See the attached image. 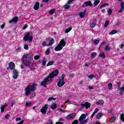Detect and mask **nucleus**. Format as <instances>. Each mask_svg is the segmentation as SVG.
Returning a JSON list of instances; mask_svg holds the SVG:
<instances>
[{
	"instance_id": "obj_1",
	"label": "nucleus",
	"mask_w": 124,
	"mask_h": 124,
	"mask_svg": "<svg viewBox=\"0 0 124 124\" xmlns=\"http://www.w3.org/2000/svg\"><path fill=\"white\" fill-rule=\"evenodd\" d=\"M59 75V71L58 70H55V71L49 74V76L46 78L41 83V86L43 87H46L47 83L51 82L52 81V78L54 77H57Z\"/></svg>"
},
{
	"instance_id": "obj_2",
	"label": "nucleus",
	"mask_w": 124,
	"mask_h": 124,
	"mask_svg": "<svg viewBox=\"0 0 124 124\" xmlns=\"http://www.w3.org/2000/svg\"><path fill=\"white\" fill-rule=\"evenodd\" d=\"M31 56L29 54H26L22 56V63L26 66H30L31 65Z\"/></svg>"
},
{
	"instance_id": "obj_3",
	"label": "nucleus",
	"mask_w": 124,
	"mask_h": 124,
	"mask_svg": "<svg viewBox=\"0 0 124 124\" xmlns=\"http://www.w3.org/2000/svg\"><path fill=\"white\" fill-rule=\"evenodd\" d=\"M36 87H37V84L34 83L33 85L29 84L25 89V95H30L31 94V92H35L36 90Z\"/></svg>"
},
{
	"instance_id": "obj_4",
	"label": "nucleus",
	"mask_w": 124,
	"mask_h": 124,
	"mask_svg": "<svg viewBox=\"0 0 124 124\" xmlns=\"http://www.w3.org/2000/svg\"><path fill=\"white\" fill-rule=\"evenodd\" d=\"M64 77H65V76L64 74H62L61 75V77L58 78L57 86L58 87H59V88L62 87V86H64L65 84V82H64Z\"/></svg>"
},
{
	"instance_id": "obj_5",
	"label": "nucleus",
	"mask_w": 124,
	"mask_h": 124,
	"mask_svg": "<svg viewBox=\"0 0 124 124\" xmlns=\"http://www.w3.org/2000/svg\"><path fill=\"white\" fill-rule=\"evenodd\" d=\"M76 116V114L73 113L72 114H69L66 117V120L67 121H71L73 119H74Z\"/></svg>"
},
{
	"instance_id": "obj_6",
	"label": "nucleus",
	"mask_w": 124,
	"mask_h": 124,
	"mask_svg": "<svg viewBox=\"0 0 124 124\" xmlns=\"http://www.w3.org/2000/svg\"><path fill=\"white\" fill-rule=\"evenodd\" d=\"M81 106V108H86V109H89V108H90V107H91V103L86 102H85L84 104H80Z\"/></svg>"
},
{
	"instance_id": "obj_7",
	"label": "nucleus",
	"mask_w": 124,
	"mask_h": 124,
	"mask_svg": "<svg viewBox=\"0 0 124 124\" xmlns=\"http://www.w3.org/2000/svg\"><path fill=\"white\" fill-rule=\"evenodd\" d=\"M15 69V64L13 62H10L9 64V67H7V70H9V69H11L13 70Z\"/></svg>"
},
{
	"instance_id": "obj_8",
	"label": "nucleus",
	"mask_w": 124,
	"mask_h": 124,
	"mask_svg": "<svg viewBox=\"0 0 124 124\" xmlns=\"http://www.w3.org/2000/svg\"><path fill=\"white\" fill-rule=\"evenodd\" d=\"M92 5H93L92 2L91 1H88L84 2L82 4V7H87V6H92Z\"/></svg>"
},
{
	"instance_id": "obj_9",
	"label": "nucleus",
	"mask_w": 124,
	"mask_h": 124,
	"mask_svg": "<svg viewBox=\"0 0 124 124\" xmlns=\"http://www.w3.org/2000/svg\"><path fill=\"white\" fill-rule=\"evenodd\" d=\"M19 74V72L17 70H14L13 72V77L14 79H17L18 78V75Z\"/></svg>"
},
{
	"instance_id": "obj_10",
	"label": "nucleus",
	"mask_w": 124,
	"mask_h": 124,
	"mask_svg": "<svg viewBox=\"0 0 124 124\" xmlns=\"http://www.w3.org/2000/svg\"><path fill=\"white\" fill-rule=\"evenodd\" d=\"M19 20V17L18 16H15L12 19H11L9 23H17Z\"/></svg>"
},
{
	"instance_id": "obj_11",
	"label": "nucleus",
	"mask_w": 124,
	"mask_h": 124,
	"mask_svg": "<svg viewBox=\"0 0 124 124\" xmlns=\"http://www.w3.org/2000/svg\"><path fill=\"white\" fill-rule=\"evenodd\" d=\"M62 45L61 43H59L58 46L55 47L54 50L55 51H61V50H62V47L61 46Z\"/></svg>"
},
{
	"instance_id": "obj_12",
	"label": "nucleus",
	"mask_w": 124,
	"mask_h": 124,
	"mask_svg": "<svg viewBox=\"0 0 124 124\" xmlns=\"http://www.w3.org/2000/svg\"><path fill=\"white\" fill-rule=\"evenodd\" d=\"M87 116L86 115V114H82L81 116L80 117V118H79V121L81 122L82 121H84V120H85V119H86Z\"/></svg>"
},
{
	"instance_id": "obj_13",
	"label": "nucleus",
	"mask_w": 124,
	"mask_h": 124,
	"mask_svg": "<svg viewBox=\"0 0 124 124\" xmlns=\"http://www.w3.org/2000/svg\"><path fill=\"white\" fill-rule=\"evenodd\" d=\"M118 91L119 92V94H121L122 95V94H123V93H124V87L123 86L118 88Z\"/></svg>"
},
{
	"instance_id": "obj_14",
	"label": "nucleus",
	"mask_w": 124,
	"mask_h": 124,
	"mask_svg": "<svg viewBox=\"0 0 124 124\" xmlns=\"http://www.w3.org/2000/svg\"><path fill=\"white\" fill-rule=\"evenodd\" d=\"M30 32L27 33L25 36H24L23 38V40H24V41H28V39L30 38Z\"/></svg>"
},
{
	"instance_id": "obj_15",
	"label": "nucleus",
	"mask_w": 124,
	"mask_h": 124,
	"mask_svg": "<svg viewBox=\"0 0 124 124\" xmlns=\"http://www.w3.org/2000/svg\"><path fill=\"white\" fill-rule=\"evenodd\" d=\"M34 9L35 10H38L39 8V2H36L34 6Z\"/></svg>"
},
{
	"instance_id": "obj_16",
	"label": "nucleus",
	"mask_w": 124,
	"mask_h": 124,
	"mask_svg": "<svg viewBox=\"0 0 124 124\" xmlns=\"http://www.w3.org/2000/svg\"><path fill=\"white\" fill-rule=\"evenodd\" d=\"M59 43H61V46L62 47H64V46H65V45H66V43L65 42V41H64V40H63V39H62Z\"/></svg>"
},
{
	"instance_id": "obj_17",
	"label": "nucleus",
	"mask_w": 124,
	"mask_h": 124,
	"mask_svg": "<svg viewBox=\"0 0 124 124\" xmlns=\"http://www.w3.org/2000/svg\"><path fill=\"white\" fill-rule=\"evenodd\" d=\"M121 8H120V10H119L118 11L119 13H122V12H123V10H124V2H121Z\"/></svg>"
},
{
	"instance_id": "obj_18",
	"label": "nucleus",
	"mask_w": 124,
	"mask_h": 124,
	"mask_svg": "<svg viewBox=\"0 0 124 124\" xmlns=\"http://www.w3.org/2000/svg\"><path fill=\"white\" fill-rule=\"evenodd\" d=\"M85 14H86V11L80 12L78 13V15L80 16L81 18H84L85 16Z\"/></svg>"
},
{
	"instance_id": "obj_19",
	"label": "nucleus",
	"mask_w": 124,
	"mask_h": 124,
	"mask_svg": "<svg viewBox=\"0 0 124 124\" xmlns=\"http://www.w3.org/2000/svg\"><path fill=\"white\" fill-rule=\"evenodd\" d=\"M96 104H97V105H103V104H104V101H103V100H100L96 102Z\"/></svg>"
},
{
	"instance_id": "obj_20",
	"label": "nucleus",
	"mask_w": 124,
	"mask_h": 124,
	"mask_svg": "<svg viewBox=\"0 0 124 124\" xmlns=\"http://www.w3.org/2000/svg\"><path fill=\"white\" fill-rule=\"evenodd\" d=\"M54 42H55V40H54V39L51 38L49 41L48 45H47V46H52L54 44Z\"/></svg>"
},
{
	"instance_id": "obj_21",
	"label": "nucleus",
	"mask_w": 124,
	"mask_h": 124,
	"mask_svg": "<svg viewBox=\"0 0 124 124\" xmlns=\"http://www.w3.org/2000/svg\"><path fill=\"white\" fill-rule=\"evenodd\" d=\"M7 105H8L7 104H5L4 105L1 106V112L2 113L4 112V109H5V107H6Z\"/></svg>"
},
{
	"instance_id": "obj_22",
	"label": "nucleus",
	"mask_w": 124,
	"mask_h": 124,
	"mask_svg": "<svg viewBox=\"0 0 124 124\" xmlns=\"http://www.w3.org/2000/svg\"><path fill=\"white\" fill-rule=\"evenodd\" d=\"M46 62H47V58H44L42 60V64L44 66H45L46 65Z\"/></svg>"
},
{
	"instance_id": "obj_23",
	"label": "nucleus",
	"mask_w": 124,
	"mask_h": 124,
	"mask_svg": "<svg viewBox=\"0 0 124 124\" xmlns=\"http://www.w3.org/2000/svg\"><path fill=\"white\" fill-rule=\"evenodd\" d=\"M50 108L52 110H55V109H56V108H57V104H52L50 106Z\"/></svg>"
},
{
	"instance_id": "obj_24",
	"label": "nucleus",
	"mask_w": 124,
	"mask_h": 124,
	"mask_svg": "<svg viewBox=\"0 0 124 124\" xmlns=\"http://www.w3.org/2000/svg\"><path fill=\"white\" fill-rule=\"evenodd\" d=\"M103 116L102 113H99L97 114L96 115V119L97 120H99V119H100V118H101V116Z\"/></svg>"
},
{
	"instance_id": "obj_25",
	"label": "nucleus",
	"mask_w": 124,
	"mask_h": 124,
	"mask_svg": "<svg viewBox=\"0 0 124 124\" xmlns=\"http://www.w3.org/2000/svg\"><path fill=\"white\" fill-rule=\"evenodd\" d=\"M40 112H41L42 114L43 115H45L46 113H47V111L46 110V109H44V108H42L40 110Z\"/></svg>"
},
{
	"instance_id": "obj_26",
	"label": "nucleus",
	"mask_w": 124,
	"mask_h": 124,
	"mask_svg": "<svg viewBox=\"0 0 124 124\" xmlns=\"http://www.w3.org/2000/svg\"><path fill=\"white\" fill-rule=\"evenodd\" d=\"M54 61H49L46 64L47 66H50V65H53L54 64Z\"/></svg>"
},
{
	"instance_id": "obj_27",
	"label": "nucleus",
	"mask_w": 124,
	"mask_h": 124,
	"mask_svg": "<svg viewBox=\"0 0 124 124\" xmlns=\"http://www.w3.org/2000/svg\"><path fill=\"white\" fill-rule=\"evenodd\" d=\"M71 30H72V27L66 29L65 31V33H68V32H69V31H70Z\"/></svg>"
},
{
	"instance_id": "obj_28",
	"label": "nucleus",
	"mask_w": 124,
	"mask_h": 124,
	"mask_svg": "<svg viewBox=\"0 0 124 124\" xmlns=\"http://www.w3.org/2000/svg\"><path fill=\"white\" fill-rule=\"evenodd\" d=\"M106 6H109V3H105L104 4H102L101 6H100V8H103V7H106Z\"/></svg>"
},
{
	"instance_id": "obj_29",
	"label": "nucleus",
	"mask_w": 124,
	"mask_h": 124,
	"mask_svg": "<svg viewBox=\"0 0 124 124\" xmlns=\"http://www.w3.org/2000/svg\"><path fill=\"white\" fill-rule=\"evenodd\" d=\"M116 33H117V31L116 30H112L111 31V32H109V34H110L111 35L115 34Z\"/></svg>"
},
{
	"instance_id": "obj_30",
	"label": "nucleus",
	"mask_w": 124,
	"mask_h": 124,
	"mask_svg": "<svg viewBox=\"0 0 124 124\" xmlns=\"http://www.w3.org/2000/svg\"><path fill=\"white\" fill-rule=\"evenodd\" d=\"M105 51H109V50H111V48L109 47V45L106 46L105 47Z\"/></svg>"
},
{
	"instance_id": "obj_31",
	"label": "nucleus",
	"mask_w": 124,
	"mask_h": 124,
	"mask_svg": "<svg viewBox=\"0 0 124 124\" xmlns=\"http://www.w3.org/2000/svg\"><path fill=\"white\" fill-rule=\"evenodd\" d=\"M115 120H116V118H115V117L112 116L110 119V123H114V122H115Z\"/></svg>"
},
{
	"instance_id": "obj_32",
	"label": "nucleus",
	"mask_w": 124,
	"mask_h": 124,
	"mask_svg": "<svg viewBox=\"0 0 124 124\" xmlns=\"http://www.w3.org/2000/svg\"><path fill=\"white\" fill-rule=\"evenodd\" d=\"M96 55H97L96 52H93L91 54V57L92 58V59H93V58L96 57Z\"/></svg>"
},
{
	"instance_id": "obj_33",
	"label": "nucleus",
	"mask_w": 124,
	"mask_h": 124,
	"mask_svg": "<svg viewBox=\"0 0 124 124\" xmlns=\"http://www.w3.org/2000/svg\"><path fill=\"white\" fill-rule=\"evenodd\" d=\"M88 77L89 79H93V78H94L95 77V76H94V75L92 74V75L88 76Z\"/></svg>"
},
{
	"instance_id": "obj_34",
	"label": "nucleus",
	"mask_w": 124,
	"mask_h": 124,
	"mask_svg": "<svg viewBox=\"0 0 124 124\" xmlns=\"http://www.w3.org/2000/svg\"><path fill=\"white\" fill-rule=\"evenodd\" d=\"M120 119L122 122L124 123V114H121L120 115Z\"/></svg>"
},
{
	"instance_id": "obj_35",
	"label": "nucleus",
	"mask_w": 124,
	"mask_h": 124,
	"mask_svg": "<svg viewBox=\"0 0 124 124\" xmlns=\"http://www.w3.org/2000/svg\"><path fill=\"white\" fill-rule=\"evenodd\" d=\"M94 0V5H97V4H98V3L100 2V1L99 0Z\"/></svg>"
},
{
	"instance_id": "obj_36",
	"label": "nucleus",
	"mask_w": 124,
	"mask_h": 124,
	"mask_svg": "<svg viewBox=\"0 0 124 124\" xmlns=\"http://www.w3.org/2000/svg\"><path fill=\"white\" fill-rule=\"evenodd\" d=\"M42 108L46 111L48 109V105L45 104V106L43 107Z\"/></svg>"
},
{
	"instance_id": "obj_37",
	"label": "nucleus",
	"mask_w": 124,
	"mask_h": 124,
	"mask_svg": "<svg viewBox=\"0 0 124 124\" xmlns=\"http://www.w3.org/2000/svg\"><path fill=\"white\" fill-rule=\"evenodd\" d=\"M108 87L109 90H112V87H113V84H112V83H109L108 85Z\"/></svg>"
},
{
	"instance_id": "obj_38",
	"label": "nucleus",
	"mask_w": 124,
	"mask_h": 124,
	"mask_svg": "<svg viewBox=\"0 0 124 124\" xmlns=\"http://www.w3.org/2000/svg\"><path fill=\"white\" fill-rule=\"evenodd\" d=\"M34 59L36 61H37V60H39V59H40V56H39V55H36V56H35L34 57Z\"/></svg>"
},
{
	"instance_id": "obj_39",
	"label": "nucleus",
	"mask_w": 124,
	"mask_h": 124,
	"mask_svg": "<svg viewBox=\"0 0 124 124\" xmlns=\"http://www.w3.org/2000/svg\"><path fill=\"white\" fill-rule=\"evenodd\" d=\"M99 57H100V58H103V59H105V54H104V53L100 54Z\"/></svg>"
},
{
	"instance_id": "obj_40",
	"label": "nucleus",
	"mask_w": 124,
	"mask_h": 124,
	"mask_svg": "<svg viewBox=\"0 0 124 124\" xmlns=\"http://www.w3.org/2000/svg\"><path fill=\"white\" fill-rule=\"evenodd\" d=\"M108 25H109V21L107 20L104 25L105 28H107V27L108 26Z\"/></svg>"
},
{
	"instance_id": "obj_41",
	"label": "nucleus",
	"mask_w": 124,
	"mask_h": 124,
	"mask_svg": "<svg viewBox=\"0 0 124 124\" xmlns=\"http://www.w3.org/2000/svg\"><path fill=\"white\" fill-rule=\"evenodd\" d=\"M64 7L65 9H69V8L70 7V5L68 4H66L64 5Z\"/></svg>"
},
{
	"instance_id": "obj_42",
	"label": "nucleus",
	"mask_w": 124,
	"mask_h": 124,
	"mask_svg": "<svg viewBox=\"0 0 124 124\" xmlns=\"http://www.w3.org/2000/svg\"><path fill=\"white\" fill-rule=\"evenodd\" d=\"M54 13H55V9H52L49 11V14H50V15H52Z\"/></svg>"
},
{
	"instance_id": "obj_43",
	"label": "nucleus",
	"mask_w": 124,
	"mask_h": 124,
	"mask_svg": "<svg viewBox=\"0 0 124 124\" xmlns=\"http://www.w3.org/2000/svg\"><path fill=\"white\" fill-rule=\"evenodd\" d=\"M51 100H56V98H54L53 97H51L48 98V101H51Z\"/></svg>"
},
{
	"instance_id": "obj_44",
	"label": "nucleus",
	"mask_w": 124,
	"mask_h": 124,
	"mask_svg": "<svg viewBox=\"0 0 124 124\" xmlns=\"http://www.w3.org/2000/svg\"><path fill=\"white\" fill-rule=\"evenodd\" d=\"M46 55H49L50 54V48H48L45 52Z\"/></svg>"
},
{
	"instance_id": "obj_45",
	"label": "nucleus",
	"mask_w": 124,
	"mask_h": 124,
	"mask_svg": "<svg viewBox=\"0 0 124 124\" xmlns=\"http://www.w3.org/2000/svg\"><path fill=\"white\" fill-rule=\"evenodd\" d=\"M96 25H95V23H91L90 24V27L91 28H94V27H95Z\"/></svg>"
},
{
	"instance_id": "obj_46",
	"label": "nucleus",
	"mask_w": 124,
	"mask_h": 124,
	"mask_svg": "<svg viewBox=\"0 0 124 124\" xmlns=\"http://www.w3.org/2000/svg\"><path fill=\"white\" fill-rule=\"evenodd\" d=\"M108 13L109 15H112V9H109L108 11Z\"/></svg>"
},
{
	"instance_id": "obj_47",
	"label": "nucleus",
	"mask_w": 124,
	"mask_h": 124,
	"mask_svg": "<svg viewBox=\"0 0 124 124\" xmlns=\"http://www.w3.org/2000/svg\"><path fill=\"white\" fill-rule=\"evenodd\" d=\"M94 44H95V45L98 44L99 43V41L98 40H94Z\"/></svg>"
},
{
	"instance_id": "obj_48",
	"label": "nucleus",
	"mask_w": 124,
	"mask_h": 124,
	"mask_svg": "<svg viewBox=\"0 0 124 124\" xmlns=\"http://www.w3.org/2000/svg\"><path fill=\"white\" fill-rule=\"evenodd\" d=\"M42 46H44V47L48 46H47V42H46V41H44L42 43Z\"/></svg>"
},
{
	"instance_id": "obj_49",
	"label": "nucleus",
	"mask_w": 124,
	"mask_h": 124,
	"mask_svg": "<svg viewBox=\"0 0 124 124\" xmlns=\"http://www.w3.org/2000/svg\"><path fill=\"white\" fill-rule=\"evenodd\" d=\"M24 48L25 50H29V46L28 45H25L24 46Z\"/></svg>"
},
{
	"instance_id": "obj_50",
	"label": "nucleus",
	"mask_w": 124,
	"mask_h": 124,
	"mask_svg": "<svg viewBox=\"0 0 124 124\" xmlns=\"http://www.w3.org/2000/svg\"><path fill=\"white\" fill-rule=\"evenodd\" d=\"M32 103L31 102H27L26 103V106H30L31 104H32Z\"/></svg>"
},
{
	"instance_id": "obj_51",
	"label": "nucleus",
	"mask_w": 124,
	"mask_h": 124,
	"mask_svg": "<svg viewBox=\"0 0 124 124\" xmlns=\"http://www.w3.org/2000/svg\"><path fill=\"white\" fill-rule=\"evenodd\" d=\"M32 36H31L29 37V38H28L29 40V42H32Z\"/></svg>"
},
{
	"instance_id": "obj_52",
	"label": "nucleus",
	"mask_w": 124,
	"mask_h": 124,
	"mask_svg": "<svg viewBox=\"0 0 124 124\" xmlns=\"http://www.w3.org/2000/svg\"><path fill=\"white\" fill-rule=\"evenodd\" d=\"M9 117H10V115H9V114H7L5 116V119H6L7 120H9Z\"/></svg>"
},
{
	"instance_id": "obj_53",
	"label": "nucleus",
	"mask_w": 124,
	"mask_h": 124,
	"mask_svg": "<svg viewBox=\"0 0 124 124\" xmlns=\"http://www.w3.org/2000/svg\"><path fill=\"white\" fill-rule=\"evenodd\" d=\"M78 120H75L72 123V124H78Z\"/></svg>"
},
{
	"instance_id": "obj_54",
	"label": "nucleus",
	"mask_w": 124,
	"mask_h": 124,
	"mask_svg": "<svg viewBox=\"0 0 124 124\" xmlns=\"http://www.w3.org/2000/svg\"><path fill=\"white\" fill-rule=\"evenodd\" d=\"M47 124H53V121H52V120H49Z\"/></svg>"
},
{
	"instance_id": "obj_55",
	"label": "nucleus",
	"mask_w": 124,
	"mask_h": 124,
	"mask_svg": "<svg viewBox=\"0 0 124 124\" xmlns=\"http://www.w3.org/2000/svg\"><path fill=\"white\" fill-rule=\"evenodd\" d=\"M117 84L118 85V89L119 88H121V82H118L117 83Z\"/></svg>"
},
{
	"instance_id": "obj_56",
	"label": "nucleus",
	"mask_w": 124,
	"mask_h": 124,
	"mask_svg": "<svg viewBox=\"0 0 124 124\" xmlns=\"http://www.w3.org/2000/svg\"><path fill=\"white\" fill-rule=\"evenodd\" d=\"M73 0H69L67 2L68 4H71V3H72V1H73Z\"/></svg>"
},
{
	"instance_id": "obj_57",
	"label": "nucleus",
	"mask_w": 124,
	"mask_h": 124,
	"mask_svg": "<svg viewBox=\"0 0 124 124\" xmlns=\"http://www.w3.org/2000/svg\"><path fill=\"white\" fill-rule=\"evenodd\" d=\"M21 118L17 117L16 118V122H19V121H21Z\"/></svg>"
},
{
	"instance_id": "obj_58",
	"label": "nucleus",
	"mask_w": 124,
	"mask_h": 124,
	"mask_svg": "<svg viewBox=\"0 0 124 124\" xmlns=\"http://www.w3.org/2000/svg\"><path fill=\"white\" fill-rule=\"evenodd\" d=\"M21 50V47L18 46L16 49V52H20Z\"/></svg>"
},
{
	"instance_id": "obj_59",
	"label": "nucleus",
	"mask_w": 124,
	"mask_h": 124,
	"mask_svg": "<svg viewBox=\"0 0 124 124\" xmlns=\"http://www.w3.org/2000/svg\"><path fill=\"white\" fill-rule=\"evenodd\" d=\"M28 28V25L25 24L23 27V30H26Z\"/></svg>"
},
{
	"instance_id": "obj_60",
	"label": "nucleus",
	"mask_w": 124,
	"mask_h": 124,
	"mask_svg": "<svg viewBox=\"0 0 124 124\" xmlns=\"http://www.w3.org/2000/svg\"><path fill=\"white\" fill-rule=\"evenodd\" d=\"M4 27H5V23H4L1 26V29H2V30H3V29H4Z\"/></svg>"
},
{
	"instance_id": "obj_61",
	"label": "nucleus",
	"mask_w": 124,
	"mask_h": 124,
	"mask_svg": "<svg viewBox=\"0 0 124 124\" xmlns=\"http://www.w3.org/2000/svg\"><path fill=\"white\" fill-rule=\"evenodd\" d=\"M97 112H98V108H95L93 113H94L95 114H96V113H97Z\"/></svg>"
},
{
	"instance_id": "obj_62",
	"label": "nucleus",
	"mask_w": 124,
	"mask_h": 124,
	"mask_svg": "<svg viewBox=\"0 0 124 124\" xmlns=\"http://www.w3.org/2000/svg\"><path fill=\"white\" fill-rule=\"evenodd\" d=\"M116 25L118 26V27H119V26L121 25V22H116Z\"/></svg>"
},
{
	"instance_id": "obj_63",
	"label": "nucleus",
	"mask_w": 124,
	"mask_h": 124,
	"mask_svg": "<svg viewBox=\"0 0 124 124\" xmlns=\"http://www.w3.org/2000/svg\"><path fill=\"white\" fill-rule=\"evenodd\" d=\"M55 124H63L62 122H56Z\"/></svg>"
},
{
	"instance_id": "obj_64",
	"label": "nucleus",
	"mask_w": 124,
	"mask_h": 124,
	"mask_svg": "<svg viewBox=\"0 0 124 124\" xmlns=\"http://www.w3.org/2000/svg\"><path fill=\"white\" fill-rule=\"evenodd\" d=\"M93 124H100V123L98 122H96V123H93Z\"/></svg>"
}]
</instances>
